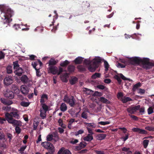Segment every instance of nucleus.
<instances>
[{
    "label": "nucleus",
    "instance_id": "nucleus-1",
    "mask_svg": "<svg viewBox=\"0 0 154 154\" xmlns=\"http://www.w3.org/2000/svg\"><path fill=\"white\" fill-rule=\"evenodd\" d=\"M0 9L2 12L0 17L3 23L7 24L6 27H7L12 20L11 18L14 15V11L11 8L4 6H2Z\"/></svg>",
    "mask_w": 154,
    "mask_h": 154
},
{
    "label": "nucleus",
    "instance_id": "nucleus-2",
    "mask_svg": "<svg viewBox=\"0 0 154 154\" xmlns=\"http://www.w3.org/2000/svg\"><path fill=\"white\" fill-rule=\"evenodd\" d=\"M18 111L16 109L10 113L7 112L5 115L6 120L9 123L11 124L13 126H19L20 125L21 122L19 121L13 119V117L19 119L20 116L18 114Z\"/></svg>",
    "mask_w": 154,
    "mask_h": 154
},
{
    "label": "nucleus",
    "instance_id": "nucleus-3",
    "mask_svg": "<svg viewBox=\"0 0 154 154\" xmlns=\"http://www.w3.org/2000/svg\"><path fill=\"white\" fill-rule=\"evenodd\" d=\"M101 59L100 57L94 58L91 61L87 59H85L84 63L86 65H88V70L91 72H94L98 68L101 62Z\"/></svg>",
    "mask_w": 154,
    "mask_h": 154
},
{
    "label": "nucleus",
    "instance_id": "nucleus-4",
    "mask_svg": "<svg viewBox=\"0 0 154 154\" xmlns=\"http://www.w3.org/2000/svg\"><path fill=\"white\" fill-rule=\"evenodd\" d=\"M140 61L143 67L146 69L151 68L153 66V63L149 62V59L148 58H144L143 59L141 58Z\"/></svg>",
    "mask_w": 154,
    "mask_h": 154
},
{
    "label": "nucleus",
    "instance_id": "nucleus-5",
    "mask_svg": "<svg viewBox=\"0 0 154 154\" xmlns=\"http://www.w3.org/2000/svg\"><path fill=\"white\" fill-rule=\"evenodd\" d=\"M41 145L44 148L50 150L49 153L50 154H53L54 152V147L53 144L48 141L43 142Z\"/></svg>",
    "mask_w": 154,
    "mask_h": 154
},
{
    "label": "nucleus",
    "instance_id": "nucleus-6",
    "mask_svg": "<svg viewBox=\"0 0 154 154\" xmlns=\"http://www.w3.org/2000/svg\"><path fill=\"white\" fill-rule=\"evenodd\" d=\"M140 60L141 58L137 57L130 58L129 59L130 63L134 65H139L140 63Z\"/></svg>",
    "mask_w": 154,
    "mask_h": 154
},
{
    "label": "nucleus",
    "instance_id": "nucleus-7",
    "mask_svg": "<svg viewBox=\"0 0 154 154\" xmlns=\"http://www.w3.org/2000/svg\"><path fill=\"white\" fill-rule=\"evenodd\" d=\"M140 106L138 105L135 106H131L127 109V111L131 114H134L135 112L140 108Z\"/></svg>",
    "mask_w": 154,
    "mask_h": 154
},
{
    "label": "nucleus",
    "instance_id": "nucleus-8",
    "mask_svg": "<svg viewBox=\"0 0 154 154\" xmlns=\"http://www.w3.org/2000/svg\"><path fill=\"white\" fill-rule=\"evenodd\" d=\"M13 82V79L11 76L6 77L4 80V83L5 85L8 86L11 84Z\"/></svg>",
    "mask_w": 154,
    "mask_h": 154
},
{
    "label": "nucleus",
    "instance_id": "nucleus-9",
    "mask_svg": "<svg viewBox=\"0 0 154 154\" xmlns=\"http://www.w3.org/2000/svg\"><path fill=\"white\" fill-rule=\"evenodd\" d=\"M4 96L10 99H12L14 97V94L12 91L8 89L5 93Z\"/></svg>",
    "mask_w": 154,
    "mask_h": 154
},
{
    "label": "nucleus",
    "instance_id": "nucleus-10",
    "mask_svg": "<svg viewBox=\"0 0 154 154\" xmlns=\"http://www.w3.org/2000/svg\"><path fill=\"white\" fill-rule=\"evenodd\" d=\"M57 154H72V153L69 150L62 147L59 150Z\"/></svg>",
    "mask_w": 154,
    "mask_h": 154
},
{
    "label": "nucleus",
    "instance_id": "nucleus-11",
    "mask_svg": "<svg viewBox=\"0 0 154 154\" xmlns=\"http://www.w3.org/2000/svg\"><path fill=\"white\" fill-rule=\"evenodd\" d=\"M49 71L53 75L57 74L58 69L57 67L54 66H50L49 67Z\"/></svg>",
    "mask_w": 154,
    "mask_h": 154
},
{
    "label": "nucleus",
    "instance_id": "nucleus-12",
    "mask_svg": "<svg viewBox=\"0 0 154 154\" xmlns=\"http://www.w3.org/2000/svg\"><path fill=\"white\" fill-rule=\"evenodd\" d=\"M60 79L64 82H67L68 81L67 79L69 77V74L67 73L63 74L60 75Z\"/></svg>",
    "mask_w": 154,
    "mask_h": 154
},
{
    "label": "nucleus",
    "instance_id": "nucleus-13",
    "mask_svg": "<svg viewBox=\"0 0 154 154\" xmlns=\"http://www.w3.org/2000/svg\"><path fill=\"white\" fill-rule=\"evenodd\" d=\"M132 130L134 132H137L140 134H147V132L146 131L138 128H133L132 129Z\"/></svg>",
    "mask_w": 154,
    "mask_h": 154
},
{
    "label": "nucleus",
    "instance_id": "nucleus-14",
    "mask_svg": "<svg viewBox=\"0 0 154 154\" xmlns=\"http://www.w3.org/2000/svg\"><path fill=\"white\" fill-rule=\"evenodd\" d=\"M20 90L22 94L25 95L27 94L29 92L28 88L26 86H22Z\"/></svg>",
    "mask_w": 154,
    "mask_h": 154
},
{
    "label": "nucleus",
    "instance_id": "nucleus-15",
    "mask_svg": "<svg viewBox=\"0 0 154 154\" xmlns=\"http://www.w3.org/2000/svg\"><path fill=\"white\" fill-rule=\"evenodd\" d=\"M75 103L74 97L73 96H71L67 103H69L71 107H74L75 105Z\"/></svg>",
    "mask_w": 154,
    "mask_h": 154
},
{
    "label": "nucleus",
    "instance_id": "nucleus-16",
    "mask_svg": "<svg viewBox=\"0 0 154 154\" xmlns=\"http://www.w3.org/2000/svg\"><path fill=\"white\" fill-rule=\"evenodd\" d=\"M14 72L16 75L18 76H21L23 73V70L21 68L19 67L16 69Z\"/></svg>",
    "mask_w": 154,
    "mask_h": 154
},
{
    "label": "nucleus",
    "instance_id": "nucleus-17",
    "mask_svg": "<svg viewBox=\"0 0 154 154\" xmlns=\"http://www.w3.org/2000/svg\"><path fill=\"white\" fill-rule=\"evenodd\" d=\"M20 80L22 83L25 84L28 82L29 79L28 77L26 75H23L20 78Z\"/></svg>",
    "mask_w": 154,
    "mask_h": 154
},
{
    "label": "nucleus",
    "instance_id": "nucleus-18",
    "mask_svg": "<svg viewBox=\"0 0 154 154\" xmlns=\"http://www.w3.org/2000/svg\"><path fill=\"white\" fill-rule=\"evenodd\" d=\"M121 100L123 103H126L128 102L132 101V100L129 97L124 96L123 98L121 99Z\"/></svg>",
    "mask_w": 154,
    "mask_h": 154
},
{
    "label": "nucleus",
    "instance_id": "nucleus-19",
    "mask_svg": "<svg viewBox=\"0 0 154 154\" xmlns=\"http://www.w3.org/2000/svg\"><path fill=\"white\" fill-rule=\"evenodd\" d=\"M1 102L4 104L5 105H10L12 104L13 103V102L12 101L7 100L5 99H2V98L1 99Z\"/></svg>",
    "mask_w": 154,
    "mask_h": 154
},
{
    "label": "nucleus",
    "instance_id": "nucleus-20",
    "mask_svg": "<svg viewBox=\"0 0 154 154\" xmlns=\"http://www.w3.org/2000/svg\"><path fill=\"white\" fill-rule=\"evenodd\" d=\"M83 58L81 57H79L76 58L74 61L76 64H80L82 63L83 61Z\"/></svg>",
    "mask_w": 154,
    "mask_h": 154
},
{
    "label": "nucleus",
    "instance_id": "nucleus-21",
    "mask_svg": "<svg viewBox=\"0 0 154 154\" xmlns=\"http://www.w3.org/2000/svg\"><path fill=\"white\" fill-rule=\"evenodd\" d=\"M100 102L106 104H109L110 102L103 97H100L99 98Z\"/></svg>",
    "mask_w": 154,
    "mask_h": 154
},
{
    "label": "nucleus",
    "instance_id": "nucleus-22",
    "mask_svg": "<svg viewBox=\"0 0 154 154\" xmlns=\"http://www.w3.org/2000/svg\"><path fill=\"white\" fill-rule=\"evenodd\" d=\"M93 139V137L91 134H88L86 137L83 138V140L85 141H91Z\"/></svg>",
    "mask_w": 154,
    "mask_h": 154
},
{
    "label": "nucleus",
    "instance_id": "nucleus-23",
    "mask_svg": "<svg viewBox=\"0 0 154 154\" xmlns=\"http://www.w3.org/2000/svg\"><path fill=\"white\" fill-rule=\"evenodd\" d=\"M67 106L64 103H62L60 105V109L62 112H65L67 110Z\"/></svg>",
    "mask_w": 154,
    "mask_h": 154
},
{
    "label": "nucleus",
    "instance_id": "nucleus-24",
    "mask_svg": "<svg viewBox=\"0 0 154 154\" xmlns=\"http://www.w3.org/2000/svg\"><path fill=\"white\" fill-rule=\"evenodd\" d=\"M77 68L79 72H84L86 70V67L83 65H79Z\"/></svg>",
    "mask_w": 154,
    "mask_h": 154
},
{
    "label": "nucleus",
    "instance_id": "nucleus-25",
    "mask_svg": "<svg viewBox=\"0 0 154 154\" xmlns=\"http://www.w3.org/2000/svg\"><path fill=\"white\" fill-rule=\"evenodd\" d=\"M106 135L105 134H100L97 136V139L101 140L104 139L106 137Z\"/></svg>",
    "mask_w": 154,
    "mask_h": 154
},
{
    "label": "nucleus",
    "instance_id": "nucleus-26",
    "mask_svg": "<svg viewBox=\"0 0 154 154\" xmlns=\"http://www.w3.org/2000/svg\"><path fill=\"white\" fill-rule=\"evenodd\" d=\"M57 63V62L54 59L51 58L49 61V66H54V65H55Z\"/></svg>",
    "mask_w": 154,
    "mask_h": 154
},
{
    "label": "nucleus",
    "instance_id": "nucleus-27",
    "mask_svg": "<svg viewBox=\"0 0 154 154\" xmlns=\"http://www.w3.org/2000/svg\"><path fill=\"white\" fill-rule=\"evenodd\" d=\"M69 62L67 60H65V61L61 62L60 64V65L62 67H66V66L69 63Z\"/></svg>",
    "mask_w": 154,
    "mask_h": 154
},
{
    "label": "nucleus",
    "instance_id": "nucleus-28",
    "mask_svg": "<svg viewBox=\"0 0 154 154\" xmlns=\"http://www.w3.org/2000/svg\"><path fill=\"white\" fill-rule=\"evenodd\" d=\"M75 67L73 65H69L68 67V70L70 72H74Z\"/></svg>",
    "mask_w": 154,
    "mask_h": 154
},
{
    "label": "nucleus",
    "instance_id": "nucleus-29",
    "mask_svg": "<svg viewBox=\"0 0 154 154\" xmlns=\"http://www.w3.org/2000/svg\"><path fill=\"white\" fill-rule=\"evenodd\" d=\"M40 116L42 118V119H44L46 118V112L43 111L41 109L40 110Z\"/></svg>",
    "mask_w": 154,
    "mask_h": 154
},
{
    "label": "nucleus",
    "instance_id": "nucleus-30",
    "mask_svg": "<svg viewBox=\"0 0 154 154\" xmlns=\"http://www.w3.org/2000/svg\"><path fill=\"white\" fill-rule=\"evenodd\" d=\"M101 74L100 73L96 72L91 76V78L93 79H95L97 78H99L101 76Z\"/></svg>",
    "mask_w": 154,
    "mask_h": 154
},
{
    "label": "nucleus",
    "instance_id": "nucleus-31",
    "mask_svg": "<svg viewBox=\"0 0 154 154\" xmlns=\"http://www.w3.org/2000/svg\"><path fill=\"white\" fill-rule=\"evenodd\" d=\"M141 86V83L140 82H138L137 83L134 85L132 88V90L134 91L136 90L139 87H140Z\"/></svg>",
    "mask_w": 154,
    "mask_h": 154
},
{
    "label": "nucleus",
    "instance_id": "nucleus-32",
    "mask_svg": "<svg viewBox=\"0 0 154 154\" xmlns=\"http://www.w3.org/2000/svg\"><path fill=\"white\" fill-rule=\"evenodd\" d=\"M7 72L8 74H11L12 72V68L11 66H8L6 68Z\"/></svg>",
    "mask_w": 154,
    "mask_h": 154
},
{
    "label": "nucleus",
    "instance_id": "nucleus-33",
    "mask_svg": "<svg viewBox=\"0 0 154 154\" xmlns=\"http://www.w3.org/2000/svg\"><path fill=\"white\" fill-rule=\"evenodd\" d=\"M18 61L17 60L13 62V65L14 66V69H16L19 67V65L18 63Z\"/></svg>",
    "mask_w": 154,
    "mask_h": 154
},
{
    "label": "nucleus",
    "instance_id": "nucleus-34",
    "mask_svg": "<svg viewBox=\"0 0 154 154\" xmlns=\"http://www.w3.org/2000/svg\"><path fill=\"white\" fill-rule=\"evenodd\" d=\"M84 91L86 92V93L88 94H93V91L86 88H84Z\"/></svg>",
    "mask_w": 154,
    "mask_h": 154
},
{
    "label": "nucleus",
    "instance_id": "nucleus-35",
    "mask_svg": "<svg viewBox=\"0 0 154 154\" xmlns=\"http://www.w3.org/2000/svg\"><path fill=\"white\" fill-rule=\"evenodd\" d=\"M104 66L105 68V71L106 72L108 70L109 65L107 61H105L104 63Z\"/></svg>",
    "mask_w": 154,
    "mask_h": 154
},
{
    "label": "nucleus",
    "instance_id": "nucleus-36",
    "mask_svg": "<svg viewBox=\"0 0 154 154\" xmlns=\"http://www.w3.org/2000/svg\"><path fill=\"white\" fill-rule=\"evenodd\" d=\"M77 78L75 77L73 78L72 79L70 80H69V82L72 85H73L75 84L76 82V81H77Z\"/></svg>",
    "mask_w": 154,
    "mask_h": 154
},
{
    "label": "nucleus",
    "instance_id": "nucleus-37",
    "mask_svg": "<svg viewBox=\"0 0 154 154\" xmlns=\"http://www.w3.org/2000/svg\"><path fill=\"white\" fill-rule=\"evenodd\" d=\"M149 141L148 140H145L143 141V144L144 148H146L148 144Z\"/></svg>",
    "mask_w": 154,
    "mask_h": 154
},
{
    "label": "nucleus",
    "instance_id": "nucleus-38",
    "mask_svg": "<svg viewBox=\"0 0 154 154\" xmlns=\"http://www.w3.org/2000/svg\"><path fill=\"white\" fill-rule=\"evenodd\" d=\"M42 104V110L46 112L48 110V106L45 103Z\"/></svg>",
    "mask_w": 154,
    "mask_h": 154
},
{
    "label": "nucleus",
    "instance_id": "nucleus-39",
    "mask_svg": "<svg viewBox=\"0 0 154 154\" xmlns=\"http://www.w3.org/2000/svg\"><path fill=\"white\" fill-rule=\"evenodd\" d=\"M119 75L120 76V77L122 79L124 80H128L129 81H131L132 80H131L130 79L127 78H126L122 74L120 73L119 74Z\"/></svg>",
    "mask_w": 154,
    "mask_h": 154
},
{
    "label": "nucleus",
    "instance_id": "nucleus-40",
    "mask_svg": "<svg viewBox=\"0 0 154 154\" xmlns=\"http://www.w3.org/2000/svg\"><path fill=\"white\" fill-rule=\"evenodd\" d=\"M20 105L24 107H27L28 106L29 104V103L28 102L22 101L20 103Z\"/></svg>",
    "mask_w": 154,
    "mask_h": 154
},
{
    "label": "nucleus",
    "instance_id": "nucleus-41",
    "mask_svg": "<svg viewBox=\"0 0 154 154\" xmlns=\"http://www.w3.org/2000/svg\"><path fill=\"white\" fill-rule=\"evenodd\" d=\"M81 117L85 119H87L88 118V116L87 115V114L86 112L85 111H84L82 113L81 115Z\"/></svg>",
    "mask_w": 154,
    "mask_h": 154
},
{
    "label": "nucleus",
    "instance_id": "nucleus-42",
    "mask_svg": "<svg viewBox=\"0 0 154 154\" xmlns=\"http://www.w3.org/2000/svg\"><path fill=\"white\" fill-rule=\"evenodd\" d=\"M53 137L52 134H49L47 136V140L48 141H51L53 139Z\"/></svg>",
    "mask_w": 154,
    "mask_h": 154
},
{
    "label": "nucleus",
    "instance_id": "nucleus-43",
    "mask_svg": "<svg viewBox=\"0 0 154 154\" xmlns=\"http://www.w3.org/2000/svg\"><path fill=\"white\" fill-rule=\"evenodd\" d=\"M148 113L150 115L154 112L153 109L152 107H149L147 109Z\"/></svg>",
    "mask_w": 154,
    "mask_h": 154
},
{
    "label": "nucleus",
    "instance_id": "nucleus-44",
    "mask_svg": "<svg viewBox=\"0 0 154 154\" xmlns=\"http://www.w3.org/2000/svg\"><path fill=\"white\" fill-rule=\"evenodd\" d=\"M110 123L109 122V121H106V122H103L101 121L98 122V124H100L102 125H108Z\"/></svg>",
    "mask_w": 154,
    "mask_h": 154
},
{
    "label": "nucleus",
    "instance_id": "nucleus-45",
    "mask_svg": "<svg viewBox=\"0 0 154 154\" xmlns=\"http://www.w3.org/2000/svg\"><path fill=\"white\" fill-rule=\"evenodd\" d=\"M84 132V131L82 129H80L78 131L75 132V136H77L79 134H82Z\"/></svg>",
    "mask_w": 154,
    "mask_h": 154
},
{
    "label": "nucleus",
    "instance_id": "nucleus-46",
    "mask_svg": "<svg viewBox=\"0 0 154 154\" xmlns=\"http://www.w3.org/2000/svg\"><path fill=\"white\" fill-rule=\"evenodd\" d=\"M128 115L130 116V117L134 120L135 121H137L138 119V118L137 116H135L134 115H133L131 114H129Z\"/></svg>",
    "mask_w": 154,
    "mask_h": 154
},
{
    "label": "nucleus",
    "instance_id": "nucleus-47",
    "mask_svg": "<svg viewBox=\"0 0 154 154\" xmlns=\"http://www.w3.org/2000/svg\"><path fill=\"white\" fill-rule=\"evenodd\" d=\"M117 97L119 99H120V98L121 99L123 98L124 97L123 93L121 92L118 93L117 95Z\"/></svg>",
    "mask_w": 154,
    "mask_h": 154
},
{
    "label": "nucleus",
    "instance_id": "nucleus-48",
    "mask_svg": "<svg viewBox=\"0 0 154 154\" xmlns=\"http://www.w3.org/2000/svg\"><path fill=\"white\" fill-rule=\"evenodd\" d=\"M93 95L94 96H100L102 95V94L101 92H99L98 91H95Z\"/></svg>",
    "mask_w": 154,
    "mask_h": 154
},
{
    "label": "nucleus",
    "instance_id": "nucleus-49",
    "mask_svg": "<svg viewBox=\"0 0 154 154\" xmlns=\"http://www.w3.org/2000/svg\"><path fill=\"white\" fill-rule=\"evenodd\" d=\"M115 78L116 79L118 83L120 84L122 82V80L120 77L118 76V75H116L115 76Z\"/></svg>",
    "mask_w": 154,
    "mask_h": 154
},
{
    "label": "nucleus",
    "instance_id": "nucleus-50",
    "mask_svg": "<svg viewBox=\"0 0 154 154\" xmlns=\"http://www.w3.org/2000/svg\"><path fill=\"white\" fill-rule=\"evenodd\" d=\"M79 145L82 149L86 146V143L84 142H82L80 143Z\"/></svg>",
    "mask_w": 154,
    "mask_h": 154
},
{
    "label": "nucleus",
    "instance_id": "nucleus-51",
    "mask_svg": "<svg viewBox=\"0 0 154 154\" xmlns=\"http://www.w3.org/2000/svg\"><path fill=\"white\" fill-rule=\"evenodd\" d=\"M97 88L101 90L105 89L106 88V87L103 85H99L97 86Z\"/></svg>",
    "mask_w": 154,
    "mask_h": 154
},
{
    "label": "nucleus",
    "instance_id": "nucleus-52",
    "mask_svg": "<svg viewBox=\"0 0 154 154\" xmlns=\"http://www.w3.org/2000/svg\"><path fill=\"white\" fill-rule=\"evenodd\" d=\"M15 130L16 133L18 134H19L20 133L21 129L19 127L17 126H16L15 128Z\"/></svg>",
    "mask_w": 154,
    "mask_h": 154
},
{
    "label": "nucleus",
    "instance_id": "nucleus-53",
    "mask_svg": "<svg viewBox=\"0 0 154 154\" xmlns=\"http://www.w3.org/2000/svg\"><path fill=\"white\" fill-rule=\"evenodd\" d=\"M3 109L7 111H9L11 109V107L10 105H7L6 106L3 107Z\"/></svg>",
    "mask_w": 154,
    "mask_h": 154
},
{
    "label": "nucleus",
    "instance_id": "nucleus-54",
    "mask_svg": "<svg viewBox=\"0 0 154 154\" xmlns=\"http://www.w3.org/2000/svg\"><path fill=\"white\" fill-rule=\"evenodd\" d=\"M145 92V91L144 89L139 88L138 93L141 95L143 94Z\"/></svg>",
    "mask_w": 154,
    "mask_h": 154
},
{
    "label": "nucleus",
    "instance_id": "nucleus-55",
    "mask_svg": "<svg viewBox=\"0 0 154 154\" xmlns=\"http://www.w3.org/2000/svg\"><path fill=\"white\" fill-rule=\"evenodd\" d=\"M69 99V98L66 95H65L63 99V100L64 102L67 103Z\"/></svg>",
    "mask_w": 154,
    "mask_h": 154
},
{
    "label": "nucleus",
    "instance_id": "nucleus-56",
    "mask_svg": "<svg viewBox=\"0 0 154 154\" xmlns=\"http://www.w3.org/2000/svg\"><path fill=\"white\" fill-rule=\"evenodd\" d=\"M5 54L2 51H0V60L4 59L5 57Z\"/></svg>",
    "mask_w": 154,
    "mask_h": 154
},
{
    "label": "nucleus",
    "instance_id": "nucleus-57",
    "mask_svg": "<svg viewBox=\"0 0 154 154\" xmlns=\"http://www.w3.org/2000/svg\"><path fill=\"white\" fill-rule=\"evenodd\" d=\"M29 59L31 60H35V58H36V56L33 54L29 55Z\"/></svg>",
    "mask_w": 154,
    "mask_h": 154
},
{
    "label": "nucleus",
    "instance_id": "nucleus-58",
    "mask_svg": "<svg viewBox=\"0 0 154 154\" xmlns=\"http://www.w3.org/2000/svg\"><path fill=\"white\" fill-rule=\"evenodd\" d=\"M58 122L59 124V125L61 126V127L63 128V120L61 119H60L58 120Z\"/></svg>",
    "mask_w": 154,
    "mask_h": 154
},
{
    "label": "nucleus",
    "instance_id": "nucleus-59",
    "mask_svg": "<svg viewBox=\"0 0 154 154\" xmlns=\"http://www.w3.org/2000/svg\"><path fill=\"white\" fill-rule=\"evenodd\" d=\"M85 124L87 125L88 127H91L92 128H94L95 127V125L94 123H85Z\"/></svg>",
    "mask_w": 154,
    "mask_h": 154
},
{
    "label": "nucleus",
    "instance_id": "nucleus-60",
    "mask_svg": "<svg viewBox=\"0 0 154 154\" xmlns=\"http://www.w3.org/2000/svg\"><path fill=\"white\" fill-rule=\"evenodd\" d=\"M36 76L38 77H40L41 76V74L40 73L39 69H36Z\"/></svg>",
    "mask_w": 154,
    "mask_h": 154
},
{
    "label": "nucleus",
    "instance_id": "nucleus-61",
    "mask_svg": "<svg viewBox=\"0 0 154 154\" xmlns=\"http://www.w3.org/2000/svg\"><path fill=\"white\" fill-rule=\"evenodd\" d=\"M6 119L2 118L0 117V124H4V122L6 121Z\"/></svg>",
    "mask_w": 154,
    "mask_h": 154
},
{
    "label": "nucleus",
    "instance_id": "nucleus-62",
    "mask_svg": "<svg viewBox=\"0 0 154 154\" xmlns=\"http://www.w3.org/2000/svg\"><path fill=\"white\" fill-rule=\"evenodd\" d=\"M146 129L149 131H154V128L148 126L146 128Z\"/></svg>",
    "mask_w": 154,
    "mask_h": 154
},
{
    "label": "nucleus",
    "instance_id": "nucleus-63",
    "mask_svg": "<svg viewBox=\"0 0 154 154\" xmlns=\"http://www.w3.org/2000/svg\"><path fill=\"white\" fill-rule=\"evenodd\" d=\"M63 69L61 67H59V70H58L57 75H60V74L63 72Z\"/></svg>",
    "mask_w": 154,
    "mask_h": 154
},
{
    "label": "nucleus",
    "instance_id": "nucleus-64",
    "mask_svg": "<svg viewBox=\"0 0 154 154\" xmlns=\"http://www.w3.org/2000/svg\"><path fill=\"white\" fill-rule=\"evenodd\" d=\"M97 154H105L103 151H98L96 150L95 151Z\"/></svg>",
    "mask_w": 154,
    "mask_h": 154
}]
</instances>
